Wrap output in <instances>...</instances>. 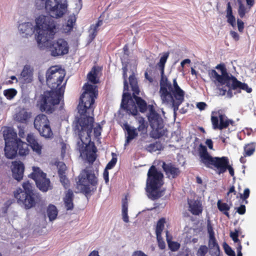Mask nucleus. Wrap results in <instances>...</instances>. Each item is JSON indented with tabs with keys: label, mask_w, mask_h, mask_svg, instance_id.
Segmentation results:
<instances>
[{
	"label": "nucleus",
	"mask_w": 256,
	"mask_h": 256,
	"mask_svg": "<svg viewBox=\"0 0 256 256\" xmlns=\"http://www.w3.org/2000/svg\"><path fill=\"white\" fill-rule=\"evenodd\" d=\"M84 90L80 98L78 106V112L81 117L78 118L75 126L74 130L78 133V140L77 147L81 154H86L88 160L92 164L96 159V148L94 144H90V136L94 126V118L88 116L91 112L94 116V104L98 95L97 86L88 83L83 87Z\"/></svg>",
	"instance_id": "1"
},
{
	"label": "nucleus",
	"mask_w": 256,
	"mask_h": 256,
	"mask_svg": "<svg viewBox=\"0 0 256 256\" xmlns=\"http://www.w3.org/2000/svg\"><path fill=\"white\" fill-rule=\"evenodd\" d=\"M65 73L56 66H52L46 72V82L50 90L44 92L40 100V110L46 114H52L56 105L58 104L63 98L66 81L64 80Z\"/></svg>",
	"instance_id": "2"
},
{
	"label": "nucleus",
	"mask_w": 256,
	"mask_h": 256,
	"mask_svg": "<svg viewBox=\"0 0 256 256\" xmlns=\"http://www.w3.org/2000/svg\"><path fill=\"white\" fill-rule=\"evenodd\" d=\"M38 28L36 41L39 46H46L52 56H58L67 54L69 51L68 42L63 38L50 41L56 34V24L54 20L50 16H40L36 20Z\"/></svg>",
	"instance_id": "3"
},
{
	"label": "nucleus",
	"mask_w": 256,
	"mask_h": 256,
	"mask_svg": "<svg viewBox=\"0 0 256 256\" xmlns=\"http://www.w3.org/2000/svg\"><path fill=\"white\" fill-rule=\"evenodd\" d=\"M168 57V53L164 54L158 64L160 69L161 75L160 94L162 103L172 105L174 112H176L184 101L185 92L178 86L176 78L173 79L172 84L164 74V65Z\"/></svg>",
	"instance_id": "4"
},
{
	"label": "nucleus",
	"mask_w": 256,
	"mask_h": 256,
	"mask_svg": "<svg viewBox=\"0 0 256 256\" xmlns=\"http://www.w3.org/2000/svg\"><path fill=\"white\" fill-rule=\"evenodd\" d=\"M5 141L4 154L9 159H13L17 156L18 152L20 156L28 154V145L18 138L17 134L12 129L7 128L4 130Z\"/></svg>",
	"instance_id": "5"
},
{
	"label": "nucleus",
	"mask_w": 256,
	"mask_h": 256,
	"mask_svg": "<svg viewBox=\"0 0 256 256\" xmlns=\"http://www.w3.org/2000/svg\"><path fill=\"white\" fill-rule=\"evenodd\" d=\"M22 188L23 190L19 188L14 192V198L18 204L23 205L26 209H30L40 202V194L34 192L32 186L28 181L23 183Z\"/></svg>",
	"instance_id": "6"
},
{
	"label": "nucleus",
	"mask_w": 256,
	"mask_h": 256,
	"mask_svg": "<svg viewBox=\"0 0 256 256\" xmlns=\"http://www.w3.org/2000/svg\"><path fill=\"white\" fill-rule=\"evenodd\" d=\"M163 174L158 170L154 166H152L148 172L146 190L148 196L152 200H156L162 196V192L158 190L164 184Z\"/></svg>",
	"instance_id": "7"
},
{
	"label": "nucleus",
	"mask_w": 256,
	"mask_h": 256,
	"mask_svg": "<svg viewBox=\"0 0 256 256\" xmlns=\"http://www.w3.org/2000/svg\"><path fill=\"white\" fill-rule=\"evenodd\" d=\"M137 94H132V96L128 92H124L121 102V107L127 113L134 116L138 115V108L140 112L144 113L147 110V103Z\"/></svg>",
	"instance_id": "8"
},
{
	"label": "nucleus",
	"mask_w": 256,
	"mask_h": 256,
	"mask_svg": "<svg viewBox=\"0 0 256 256\" xmlns=\"http://www.w3.org/2000/svg\"><path fill=\"white\" fill-rule=\"evenodd\" d=\"M98 183V178L95 176L94 170L87 168L82 170L78 176L76 186L81 192L88 195L92 190H96Z\"/></svg>",
	"instance_id": "9"
},
{
	"label": "nucleus",
	"mask_w": 256,
	"mask_h": 256,
	"mask_svg": "<svg viewBox=\"0 0 256 256\" xmlns=\"http://www.w3.org/2000/svg\"><path fill=\"white\" fill-rule=\"evenodd\" d=\"M137 120L138 124L137 128L130 126L127 122L124 124L123 129L127 132L124 146H128L132 140L138 136L137 130L140 132V135L144 134L147 132L148 125L144 118L139 116Z\"/></svg>",
	"instance_id": "10"
},
{
	"label": "nucleus",
	"mask_w": 256,
	"mask_h": 256,
	"mask_svg": "<svg viewBox=\"0 0 256 256\" xmlns=\"http://www.w3.org/2000/svg\"><path fill=\"white\" fill-rule=\"evenodd\" d=\"M29 176L33 179L38 189L43 192H46L48 190L52 189L50 182L49 178H46V174L44 173L39 168L34 167L33 172Z\"/></svg>",
	"instance_id": "11"
},
{
	"label": "nucleus",
	"mask_w": 256,
	"mask_h": 256,
	"mask_svg": "<svg viewBox=\"0 0 256 256\" xmlns=\"http://www.w3.org/2000/svg\"><path fill=\"white\" fill-rule=\"evenodd\" d=\"M216 68L220 70L222 74H219L216 70H212L209 71L208 74L210 79L215 83L218 82L220 85L222 86L227 82L231 81V78L234 76L229 75L227 72L226 66L224 64H220L216 66Z\"/></svg>",
	"instance_id": "12"
},
{
	"label": "nucleus",
	"mask_w": 256,
	"mask_h": 256,
	"mask_svg": "<svg viewBox=\"0 0 256 256\" xmlns=\"http://www.w3.org/2000/svg\"><path fill=\"white\" fill-rule=\"evenodd\" d=\"M200 161L206 167L213 168L214 166L220 157H212L208 152L206 146L200 144L198 148Z\"/></svg>",
	"instance_id": "13"
},
{
	"label": "nucleus",
	"mask_w": 256,
	"mask_h": 256,
	"mask_svg": "<svg viewBox=\"0 0 256 256\" xmlns=\"http://www.w3.org/2000/svg\"><path fill=\"white\" fill-rule=\"evenodd\" d=\"M216 173L219 175L228 170L230 175L233 176L234 171L233 168L230 164L229 160L226 156L220 157L213 166Z\"/></svg>",
	"instance_id": "14"
},
{
	"label": "nucleus",
	"mask_w": 256,
	"mask_h": 256,
	"mask_svg": "<svg viewBox=\"0 0 256 256\" xmlns=\"http://www.w3.org/2000/svg\"><path fill=\"white\" fill-rule=\"evenodd\" d=\"M211 121L214 129L222 130L227 128L230 124L233 125L234 122L228 120L222 114H219L218 116H212Z\"/></svg>",
	"instance_id": "15"
},
{
	"label": "nucleus",
	"mask_w": 256,
	"mask_h": 256,
	"mask_svg": "<svg viewBox=\"0 0 256 256\" xmlns=\"http://www.w3.org/2000/svg\"><path fill=\"white\" fill-rule=\"evenodd\" d=\"M148 119L152 129L158 131L164 127V122L160 114L157 113L152 106L150 110Z\"/></svg>",
	"instance_id": "16"
},
{
	"label": "nucleus",
	"mask_w": 256,
	"mask_h": 256,
	"mask_svg": "<svg viewBox=\"0 0 256 256\" xmlns=\"http://www.w3.org/2000/svg\"><path fill=\"white\" fill-rule=\"evenodd\" d=\"M162 168L166 177L168 178H176L180 174V170L172 162L166 163L162 162Z\"/></svg>",
	"instance_id": "17"
},
{
	"label": "nucleus",
	"mask_w": 256,
	"mask_h": 256,
	"mask_svg": "<svg viewBox=\"0 0 256 256\" xmlns=\"http://www.w3.org/2000/svg\"><path fill=\"white\" fill-rule=\"evenodd\" d=\"M208 232L209 234L208 246L210 249L215 250L212 254V256H219L220 254V248L215 238L214 232L212 227L210 224L208 225Z\"/></svg>",
	"instance_id": "18"
},
{
	"label": "nucleus",
	"mask_w": 256,
	"mask_h": 256,
	"mask_svg": "<svg viewBox=\"0 0 256 256\" xmlns=\"http://www.w3.org/2000/svg\"><path fill=\"white\" fill-rule=\"evenodd\" d=\"M56 4L57 6L52 8L48 12L50 14V17L52 18L54 20V18H62L66 13L67 9V4L62 3L60 0H58Z\"/></svg>",
	"instance_id": "19"
},
{
	"label": "nucleus",
	"mask_w": 256,
	"mask_h": 256,
	"mask_svg": "<svg viewBox=\"0 0 256 256\" xmlns=\"http://www.w3.org/2000/svg\"><path fill=\"white\" fill-rule=\"evenodd\" d=\"M24 170V166L22 162L20 161H14L12 162V175L15 180L18 181L22 180Z\"/></svg>",
	"instance_id": "20"
},
{
	"label": "nucleus",
	"mask_w": 256,
	"mask_h": 256,
	"mask_svg": "<svg viewBox=\"0 0 256 256\" xmlns=\"http://www.w3.org/2000/svg\"><path fill=\"white\" fill-rule=\"evenodd\" d=\"M188 210L193 214L198 216L202 213L203 208L201 202L198 200L188 199Z\"/></svg>",
	"instance_id": "21"
},
{
	"label": "nucleus",
	"mask_w": 256,
	"mask_h": 256,
	"mask_svg": "<svg viewBox=\"0 0 256 256\" xmlns=\"http://www.w3.org/2000/svg\"><path fill=\"white\" fill-rule=\"evenodd\" d=\"M231 88L233 90L240 89L238 92H241L240 90L246 91L248 93H250L252 92V88L248 87V84L243 83L239 80L234 76L231 78Z\"/></svg>",
	"instance_id": "22"
},
{
	"label": "nucleus",
	"mask_w": 256,
	"mask_h": 256,
	"mask_svg": "<svg viewBox=\"0 0 256 256\" xmlns=\"http://www.w3.org/2000/svg\"><path fill=\"white\" fill-rule=\"evenodd\" d=\"M26 140L34 152H35L38 154L40 155L41 154L42 146L38 142L33 134H28L26 137Z\"/></svg>",
	"instance_id": "23"
},
{
	"label": "nucleus",
	"mask_w": 256,
	"mask_h": 256,
	"mask_svg": "<svg viewBox=\"0 0 256 256\" xmlns=\"http://www.w3.org/2000/svg\"><path fill=\"white\" fill-rule=\"evenodd\" d=\"M32 71L28 65L24 66L19 79L24 83H30L32 80Z\"/></svg>",
	"instance_id": "24"
},
{
	"label": "nucleus",
	"mask_w": 256,
	"mask_h": 256,
	"mask_svg": "<svg viewBox=\"0 0 256 256\" xmlns=\"http://www.w3.org/2000/svg\"><path fill=\"white\" fill-rule=\"evenodd\" d=\"M32 116V113L23 108L17 112L14 116V120L20 123L26 124Z\"/></svg>",
	"instance_id": "25"
},
{
	"label": "nucleus",
	"mask_w": 256,
	"mask_h": 256,
	"mask_svg": "<svg viewBox=\"0 0 256 256\" xmlns=\"http://www.w3.org/2000/svg\"><path fill=\"white\" fill-rule=\"evenodd\" d=\"M48 117L44 114H40L37 115L34 120V128L37 130L41 128L42 126L49 122Z\"/></svg>",
	"instance_id": "26"
},
{
	"label": "nucleus",
	"mask_w": 256,
	"mask_h": 256,
	"mask_svg": "<svg viewBox=\"0 0 256 256\" xmlns=\"http://www.w3.org/2000/svg\"><path fill=\"white\" fill-rule=\"evenodd\" d=\"M40 135L45 138H52L54 134L50 126V122L42 126L40 129L38 130Z\"/></svg>",
	"instance_id": "27"
},
{
	"label": "nucleus",
	"mask_w": 256,
	"mask_h": 256,
	"mask_svg": "<svg viewBox=\"0 0 256 256\" xmlns=\"http://www.w3.org/2000/svg\"><path fill=\"white\" fill-rule=\"evenodd\" d=\"M18 30L23 36L28 37L33 32L32 25L30 22H24L19 24Z\"/></svg>",
	"instance_id": "28"
},
{
	"label": "nucleus",
	"mask_w": 256,
	"mask_h": 256,
	"mask_svg": "<svg viewBox=\"0 0 256 256\" xmlns=\"http://www.w3.org/2000/svg\"><path fill=\"white\" fill-rule=\"evenodd\" d=\"M74 194L72 190L68 189L64 198V202L67 210H72L74 208Z\"/></svg>",
	"instance_id": "29"
},
{
	"label": "nucleus",
	"mask_w": 256,
	"mask_h": 256,
	"mask_svg": "<svg viewBox=\"0 0 256 256\" xmlns=\"http://www.w3.org/2000/svg\"><path fill=\"white\" fill-rule=\"evenodd\" d=\"M226 17L227 18V22L232 26H234L236 25V18L233 15L232 9L230 2H228L227 4Z\"/></svg>",
	"instance_id": "30"
},
{
	"label": "nucleus",
	"mask_w": 256,
	"mask_h": 256,
	"mask_svg": "<svg viewBox=\"0 0 256 256\" xmlns=\"http://www.w3.org/2000/svg\"><path fill=\"white\" fill-rule=\"evenodd\" d=\"M164 146L160 141H156L153 143H151L145 146V150L150 152H155L157 150L160 151L162 150Z\"/></svg>",
	"instance_id": "31"
},
{
	"label": "nucleus",
	"mask_w": 256,
	"mask_h": 256,
	"mask_svg": "<svg viewBox=\"0 0 256 256\" xmlns=\"http://www.w3.org/2000/svg\"><path fill=\"white\" fill-rule=\"evenodd\" d=\"M129 83L131 86L132 94H140V89L138 84V80L134 74L133 72L129 77Z\"/></svg>",
	"instance_id": "32"
},
{
	"label": "nucleus",
	"mask_w": 256,
	"mask_h": 256,
	"mask_svg": "<svg viewBox=\"0 0 256 256\" xmlns=\"http://www.w3.org/2000/svg\"><path fill=\"white\" fill-rule=\"evenodd\" d=\"M46 212L50 221H52L56 218L58 211L54 205L50 204L47 208Z\"/></svg>",
	"instance_id": "33"
},
{
	"label": "nucleus",
	"mask_w": 256,
	"mask_h": 256,
	"mask_svg": "<svg viewBox=\"0 0 256 256\" xmlns=\"http://www.w3.org/2000/svg\"><path fill=\"white\" fill-rule=\"evenodd\" d=\"M256 143L250 142L246 144L244 146L243 155L244 157L251 156L255 151Z\"/></svg>",
	"instance_id": "34"
},
{
	"label": "nucleus",
	"mask_w": 256,
	"mask_h": 256,
	"mask_svg": "<svg viewBox=\"0 0 256 256\" xmlns=\"http://www.w3.org/2000/svg\"><path fill=\"white\" fill-rule=\"evenodd\" d=\"M217 206L219 210L229 218L230 216L228 211L230 209V206L226 203L222 202L221 200H218Z\"/></svg>",
	"instance_id": "35"
},
{
	"label": "nucleus",
	"mask_w": 256,
	"mask_h": 256,
	"mask_svg": "<svg viewBox=\"0 0 256 256\" xmlns=\"http://www.w3.org/2000/svg\"><path fill=\"white\" fill-rule=\"evenodd\" d=\"M97 72L95 66L93 67L92 70L88 74V78L90 82L94 84H96L98 82V80L97 78Z\"/></svg>",
	"instance_id": "36"
},
{
	"label": "nucleus",
	"mask_w": 256,
	"mask_h": 256,
	"mask_svg": "<svg viewBox=\"0 0 256 256\" xmlns=\"http://www.w3.org/2000/svg\"><path fill=\"white\" fill-rule=\"evenodd\" d=\"M166 223V219L164 218H160L157 222L156 228V234L159 236L162 234V233L164 229V224Z\"/></svg>",
	"instance_id": "37"
},
{
	"label": "nucleus",
	"mask_w": 256,
	"mask_h": 256,
	"mask_svg": "<svg viewBox=\"0 0 256 256\" xmlns=\"http://www.w3.org/2000/svg\"><path fill=\"white\" fill-rule=\"evenodd\" d=\"M17 94V91L14 88H8L4 91V94L8 100L12 99Z\"/></svg>",
	"instance_id": "38"
},
{
	"label": "nucleus",
	"mask_w": 256,
	"mask_h": 256,
	"mask_svg": "<svg viewBox=\"0 0 256 256\" xmlns=\"http://www.w3.org/2000/svg\"><path fill=\"white\" fill-rule=\"evenodd\" d=\"M76 21V18L74 17H72L68 20L67 24L64 28V30L66 32H70L72 30Z\"/></svg>",
	"instance_id": "39"
},
{
	"label": "nucleus",
	"mask_w": 256,
	"mask_h": 256,
	"mask_svg": "<svg viewBox=\"0 0 256 256\" xmlns=\"http://www.w3.org/2000/svg\"><path fill=\"white\" fill-rule=\"evenodd\" d=\"M98 29L94 28L92 25L90 26V29L88 30V40L90 42L95 38L98 34Z\"/></svg>",
	"instance_id": "40"
},
{
	"label": "nucleus",
	"mask_w": 256,
	"mask_h": 256,
	"mask_svg": "<svg viewBox=\"0 0 256 256\" xmlns=\"http://www.w3.org/2000/svg\"><path fill=\"white\" fill-rule=\"evenodd\" d=\"M58 0H46L45 2L46 10L49 12L56 5Z\"/></svg>",
	"instance_id": "41"
},
{
	"label": "nucleus",
	"mask_w": 256,
	"mask_h": 256,
	"mask_svg": "<svg viewBox=\"0 0 256 256\" xmlns=\"http://www.w3.org/2000/svg\"><path fill=\"white\" fill-rule=\"evenodd\" d=\"M57 167L58 168V176H65L66 166L63 162H60L58 163Z\"/></svg>",
	"instance_id": "42"
},
{
	"label": "nucleus",
	"mask_w": 256,
	"mask_h": 256,
	"mask_svg": "<svg viewBox=\"0 0 256 256\" xmlns=\"http://www.w3.org/2000/svg\"><path fill=\"white\" fill-rule=\"evenodd\" d=\"M167 242L170 249L172 252L177 251L180 247V244L178 242H171L167 238Z\"/></svg>",
	"instance_id": "43"
},
{
	"label": "nucleus",
	"mask_w": 256,
	"mask_h": 256,
	"mask_svg": "<svg viewBox=\"0 0 256 256\" xmlns=\"http://www.w3.org/2000/svg\"><path fill=\"white\" fill-rule=\"evenodd\" d=\"M223 248L226 254L229 256H236L234 252L226 242H224L223 243Z\"/></svg>",
	"instance_id": "44"
},
{
	"label": "nucleus",
	"mask_w": 256,
	"mask_h": 256,
	"mask_svg": "<svg viewBox=\"0 0 256 256\" xmlns=\"http://www.w3.org/2000/svg\"><path fill=\"white\" fill-rule=\"evenodd\" d=\"M208 248L206 245H202L198 248L197 252V256H205L208 252Z\"/></svg>",
	"instance_id": "45"
},
{
	"label": "nucleus",
	"mask_w": 256,
	"mask_h": 256,
	"mask_svg": "<svg viewBox=\"0 0 256 256\" xmlns=\"http://www.w3.org/2000/svg\"><path fill=\"white\" fill-rule=\"evenodd\" d=\"M246 13V8L245 6L241 2H239V6L238 8V14L240 18H243Z\"/></svg>",
	"instance_id": "46"
},
{
	"label": "nucleus",
	"mask_w": 256,
	"mask_h": 256,
	"mask_svg": "<svg viewBox=\"0 0 256 256\" xmlns=\"http://www.w3.org/2000/svg\"><path fill=\"white\" fill-rule=\"evenodd\" d=\"M156 236L159 248L160 250L164 249L166 248V244L162 237V234H160L159 236L156 235Z\"/></svg>",
	"instance_id": "47"
},
{
	"label": "nucleus",
	"mask_w": 256,
	"mask_h": 256,
	"mask_svg": "<svg viewBox=\"0 0 256 256\" xmlns=\"http://www.w3.org/2000/svg\"><path fill=\"white\" fill-rule=\"evenodd\" d=\"M239 231L238 230H235L234 232H230V236L234 242H240L238 239Z\"/></svg>",
	"instance_id": "48"
},
{
	"label": "nucleus",
	"mask_w": 256,
	"mask_h": 256,
	"mask_svg": "<svg viewBox=\"0 0 256 256\" xmlns=\"http://www.w3.org/2000/svg\"><path fill=\"white\" fill-rule=\"evenodd\" d=\"M60 181L62 184L64 188L66 189L68 188L70 186V182L66 178V176H59Z\"/></svg>",
	"instance_id": "49"
},
{
	"label": "nucleus",
	"mask_w": 256,
	"mask_h": 256,
	"mask_svg": "<svg viewBox=\"0 0 256 256\" xmlns=\"http://www.w3.org/2000/svg\"><path fill=\"white\" fill-rule=\"evenodd\" d=\"M250 194V190L249 188H245L244 192V194H240V198L244 200L246 204H248V202L246 199L249 197Z\"/></svg>",
	"instance_id": "50"
},
{
	"label": "nucleus",
	"mask_w": 256,
	"mask_h": 256,
	"mask_svg": "<svg viewBox=\"0 0 256 256\" xmlns=\"http://www.w3.org/2000/svg\"><path fill=\"white\" fill-rule=\"evenodd\" d=\"M117 158H112V160L107 164L106 169L110 170L112 169L116 164Z\"/></svg>",
	"instance_id": "51"
},
{
	"label": "nucleus",
	"mask_w": 256,
	"mask_h": 256,
	"mask_svg": "<svg viewBox=\"0 0 256 256\" xmlns=\"http://www.w3.org/2000/svg\"><path fill=\"white\" fill-rule=\"evenodd\" d=\"M94 136L96 138H98L101 135V132L102 130V127L100 124H98L97 126L94 128Z\"/></svg>",
	"instance_id": "52"
},
{
	"label": "nucleus",
	"mask_w": 256,
	"mask_h": 256,
	"mask_svg": "<svg viewBox=\"0 0 256 256\" xmlns=\"http://www.w3.org/2000/svg\"><path fill=\"white\" fill-rule=\"evenodd\" d=\"M225 84H226V86L228 88V90L226 91L227 96L228 98H232L233 96L232 92V90L233 89L231 88V84L230 83V81H227Z\"/></svg>",
	"instance_id": "53"
},
{
	"label": "nucleus",
	"mask_w": 256,
	"mask_h": 256,
	"mask_svg": "<svg viewBox=\"0 0 256 256\" xmlns=\"http://www.w3.org/2000/svg\"><path fill=\"white\" fill-rule=\"evenodd\" d=\"M238 28V30L240 32H242L244 28V22L239 19L237 20Z\"/></svg>",
	"instance_id": "54"
},
{
	"label": "nucleus",
	"mask_w": 256,
	"mask_h": 256,
	"mask_svg": "<svg viewBox=\"0 0 256 256\" xmlns=\"http://www.w3.org/2000/svg\"><path fill=\"white\" fill-rule=\"evenodd\" d=\"M236 212L240 214H244L246 212V206L244 204H241L240 206L238 207Z\"/></svg>",
	"instance_id": "55"
},
{
	"label": "nucleus",
	"mask_w": 256,
	"mask_h": 256,
	"mask_svg": "<svg viewBox=\"0 0 256 256\" xmlns=\"http://www.w3.org/2000/svg\"><path fill=\"white\" fill-rule=\"evenodd\" d=\"M207 104L204 102H199L196 104L197 108L200 110H204L206 107Z\"/></svg>",
	"instance_id": "56"
},
{
	"label": "nucleus",
	"mask_w": 256,
	"mask_h": 256,
	"mask_svg": "<svg viewBox=\"0 0 256 256\" xmlns=\"http://www.w3.org/2000/svg\"><path fill=\"white\" fill-rule=\"evenodd\" d=\"M230 34L233 38V39L234 40L236 41H238L239 40L240 36L236 32L231 30L230 32Z\"/></svg>",
	"instance_id": "57"
},
{
	"label": "nucleus",
	"mask_w": 256,
	"mask_h": 256,
	"mask_svg": "<svg viewBox=\"0 0 256 256\" xmlns=\"http://www.w3.org/2000/svg\"><path fill=\"white\" fill-rule=\"evenodd\" d=\"M132 256H148L142 250H136L134 251Z\"/></svg>",
	"instance_id": "58"
},
{
	"label": "nucleus",
	"mask_w": 256,
	"mask_h": 256,
	"mask_svg": "<svg viewBox=\"0 0 256 256\" xmlns=\"http://www.w3.org/2000/svg\"><path fill=\"white\" fill-rule=\"evenodd\" d=\"M103 177L106 183H108L109 181L108 178V170L106 169L104 170L103 173Z\"/></svg>",
	"instance_id": "59"
},
{
	"label": "nucleus",
	"mask_w": 256,
	"mask_h": 256,
	"mask_svg": "<svg viewBox=\"0 0 256 256\" xmlns=\"http://www.w3.org/2000/svg\"><path fill=\"white\" fill-rule=\"evenodd\" d=\"M206 144L210 149H213V142L211 139H207L206 141Z\"/></svg>",
	"instance_id": "60"
},
{
	"label": "nucleus",
	"mask_w": 256,
	"mask_h": 256,
	"mask_svg": "<svg viewBox=\"0 0 256 256\" xmlns=\"http://www.w3.org/2000/svg\"><path fill=\"white\" fill-rule=\"evenodd\" d=\"M128 204L126 202H123L122 205V213L128 212Z\"/></svg>",
	"instance_id": "61"
},
{
	"label": "nucleus",
	"mask_w": 256,
	"mask_h": 256,
	"mask_svg": "<svg viewBox=\"0 0 256 256\" xmlns=\"http://www.w3.org/2000/svg\"><path fill=\"white\" fill-rule=\"evenodd\" d=\"M122 76L124 80H126L127 78V72H128V68L126 66H124L122 68Z\"/></svg>",
	"instance_id": "62"
},
{
	"label": "nucleus",
	"mask_w": 256,
	"mask_h": 256,
	"mask_svg": "<svg viewBox=\"0 0 256 256\" xmlns=\"http://www.w3.org/2000/svg\"><path fill=\"white\" fill-rule=\"evenodd\" d=\"M122 219L125 222H129L128 216V212L122 213Z\"/></svg>",
	"instance_id": "63"
},
{
	"label": "nucleus",
	"mask_w": 256,
	"mask_h": 256,
	"mask_svg": "<svg viewBox=\"0 0 256 256\" xmlns=\"http://www.w3.org/2000/svg\"><path fill=\"white\" fill-rule=\"evenodd\" d=\"M88 256H100L98 250H94L92 251Z\"/></svg>",
	"instance_id": "64"
}]
</instances>
